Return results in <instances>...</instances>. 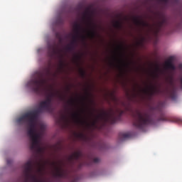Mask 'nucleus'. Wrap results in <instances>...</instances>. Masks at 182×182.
Returning a JSON list of instances; mask_svg holds the SVG:
<instances>
[{
	"mask_svg": "<svg viewBox=\"0 0 182 182\" xmlns=\"http://www.w3.org/2000/svg\"><path fill=\"white\" fill-rule=\"evenodd\" d=\"M58 96L60 100H65V97L58 92H53L50 90L46 91V100L40 103L38 109L29 111L17 119L18 124H28V128L27 134L30 139V150L34 153H43V148L41 146V134L36 132V121L38 116L42 113L43 110L46 112H52V103L53 97Z\"/></svg>",
	"mask_w": 182,
	"mask_h": 182,
	"instance_id": "nucleus-1",
	"label": "nucleus"
},
{
	"mask_svg": "<svg viewBox=\"0 0 182 182\" xmlns=\"http://www.w3.org/2000/svg\"><path fill=\"white\" fill-rule=\"evenodd\" d=\"M123 113H124V111L119 108H117L115 111L111 109L109 112L103 111L101 114L96 116L95 115V113L90 112L91 116H95L90 126L97 128V122H99V120H104V122H108L110 124H114L117 120H120Z\"/></svg>",
	"mask_w": 182,
	"mask_h": 182,
	"instance_id": "nucleus-2",
	"label": "nucleus"
},
{
	"mask_svg": "<svg viewBox=\"0 0 182 182\" xmlns=\"http://www.w3.org/2000/svg\"><path fill=\"white\" fill-rule=\"evenodd\" d=\"M132 117L134 119L133 124L137 129H144L148 124H151L153 120L151 119V115L147 111L141 112L136 109L132 113Z\"/></svg>",
	"mask_w": 182,
	"mask_h": 182,
	"instance_id": "nucleus-3",
	"label": "nucleus"
},
{
	"mask_svg": "<svg viewBox=\"0 0 182 182\" xmlns=\"http://www.w3.org/2000/svg\"><path fill=\"white\" fill-rule=\"evenodd\" d=\"M46 83V80L43 78V73H37V77L28 81V86L31 87L36 95H41L43 90V86Z\"/></svg>",
	"mask_w": 182,
	"mask_h": 182,
	"instance_id": "nucleus-4",
	"label": "nucleus"
},
{
	"mask_svg": "<svg viewBox=\"0 0 182 182\" xmlns=\"http://www.w3.org/2000/svg\"><path fill=\"white\" fill-rule=\"evenodd\" d=\"M82 21L87 23V26H89L90 29L87 31V36L90 38H96L97 32H96V23L93 22V19H92V14L89 11H86L82 14Z\"/></svg>",
	"mask_w": 182,
	"mask_h": 182,
	"instance_id": "nucleus-5",
	"label": "nucleus"
},
{
	"mask_svg": "<svg viewBox=\"0 0 182 182\" xmlns=\"http://www.w3.org/2000/svg\"><path fill=\"white\" fill-rule=\"evenodd\" d=\"M144 92L147 93L149 96H154V95H159V93H168L169 97L172 99V100H176L177 99V95H176V90L173 89L168 90L167 88L165 90H161L160 88H157L154 85H151L149 90H144Z\"/></svg>",
	"mask_w": 182,
	"mask_h": 182,
	"instance_id": "nucleus-6",
	"label": "nucleus"
},
{
	"mask_svg": "<svg viewBox=\"0 0 182 182\" xmlns=\"http://www.w3.org/2000/svg\"><path fill=\"white\" fill-rule=\"evenodd\" d=\"M74 31L75 34L73 36L70 44L76 47L79 42V39H81L83 42L86 41V36L82 34V32H85V30L82 27V25L77 22L74 23Z\"/></svg>",
	"mask_w": 182,
	"mask_h": 182,
	"instance_id": "nucleus-7",
	"label": "nucleus"
},
{
	"mask_svg": "<svg viewBox=\"0 0 182 182\" xmlns=\"http://www.w3.org/2000/svg\"><path fill=\"white\" fill-rule=\"evenodd\" d=\"M60 52V50L58 49L56 43L48 44V54L49 58H53L55 55H60V58H63Z\"/></svg>",
	"mask_w": 182,
	"mask_h": 182,
	"instance_id": "nucleus-8",
	"label": "nucleus"
},
{
	"mask_svg": "<svg viewBox=\"0 0 182 182\" xmlns=\"http://www.w3.org/2000/svg\"><path fill=\"white\" fill-rule=\"evenodd\" d=\"M71 117L74 120L75 123H77V124H87V126H90V124L87 123V121L82 118V114L79 112H73Z\"/></svg>",
	"mask_w": 182,
	"mask_h": 182,
	"instance_id": "nucleus-9",
	"label": "nucleus"
},
{
	"mask_svg": "<svg viewBox=\"0 0 182 182\" xmlns=\"http://www.w3.org/2000/svg\"><path fill=\"white\" fill-rule=\"evenodd\" d=\"M157 122H172L173 123H181L182 124V119L173 117L168 118L166 114L163 112H161Z\"/></svg>",
	"mask_w": 182,
	"mask_h": 182,
	"instance_id": "nucleus-10",
	"label": "nucleus"
},
{
	"mask_svg": "<svg viewBox=\"0 0 182 182\" xmlns=\"http://www.w3.org/2000/svg\"><path fill=\"white\" fill-rule=\"evenodd\" d=\"M168 23V21L166 18H163L161 21H159L154 28V35H159L160 32H161V29L163 26L167 25Z\"/></svg>",
	"mask_w": 182,
	"mask_h": 182,
	"instance_id": "nucleus-11",
	"label": "nucleus"
},
{
	"mask_svg": "<svg viewBox=\"0 0 182 182\" xmlns=\"http://www.w3.org/2000/svg\"><path fill=\"white\" fill-rule=\"evenodd\" d=\"M168 23V21L166 18H163L161 21H159L154 28V35H159L160 32H161V29L163 26L167 25Z\"/></svg>",
	"mask_w": 182,
	"mask_h": 182,
	"instance_id": "nucleus-12",
	"label": "nucleus"
},
{
	"mask_svg": "<svg viewBox=\"0 0 182 182\" xmlns=\"http://www.w3.org/2000/svg\"><path fill=\"white\" fill-rule=\"evenodd\" d=\"M168 23V21L166 18H163L161 21H159L154 28V35H159L160 32H161V29L163 26L167 25Z\"/></svg>",
	"mask_w": 182,
	"mask_h": 182,
	"instance_id": "nucleus-13",
	"label": "nucleus"
},
{
	"mask_svg": "<svg viewBox=\"0 0 182 182\" xmlns=\"http://www.w3.org/2000/svg\"><path fill=\"white\" fill-rule=\"evenodd\" d=\"M132 21L136 26H142L143 28H151L150 24L141 19V16H133Z\"/></svg>",
	"mask_w": 182,
	"mask_h": 182,
	"instance_id": "nucleus-14",
	"label": "nucleus"
},
{
	"mask_svg": "<svg viewBox=\"0 0 182 182\" xmlns=\"http://www.w3.org/2000/svg\"><path fill=\"white\" fill-rule=\"evenodd\" d=\"M52 166H53L55 170V176L56 177H60L63 178L65 177V171L62 169V168L58 167V164L55 162H52Z\"/></svg>",
	"mask_w": 182,
	"mask_h": 182,
	"instance_id": "nucleus-15",
	"label": "nucleus"
},
{
	"mask_svg": "<svg viewBox=\"0 0 182 182\" xmlns=\"http://www.w3.org/2000/svg\"><path fill=\"white\" fill-rule=\"evenodd\" d=\"M165 67L166 69H171V70H176V66L173 65V57H170L165 63Z\"/></svg>",
	"mask_w": 182,
	"mask_h": 182,
	"instance_id": "nucleus-16",
	"label": "nucleus"
},
{
	"mask_svg": "<svg viewBox=\"0 0 182 182\" xmlns=\"http://www.w3.org/2000/svg\"><path fill=\"white\" fill-rule=\"evenodd\" d=\"M82 157V152L80 151H77L74 152L73 154H71L68 157L69 161H73V160H79Z\"/></svg>",
	"mask_w": 182,
	"mask_h": 182,
	"instance_id": "nucleus-17",
	"label": "nucleus"
},
{
	"mask_svg": "<svg viewBox=\"0 0 182 182\" xmlns=\"http://www.w3.org/2000/svg\"><path fill=\"white\" fill-rule=\"evenodd\" d=\"M118 137H119L120 141H123L126 140V139H129V137H130V134L128 133L121 132L119 134Z\"/></svg>",
	"mask_w": 182,
	"mask_h": 182,
	"instance_id": "nucleus-18",
	"label": "nucleus"
},
{
	"mask_svg": "<svg viewBox=\"0 0 182 182\" xmlns=\"http://www.w3.org/2000/svg\"><path fill=\"white\" fill-rule=\"evenodd\" d=\"M114 28H116V29H122L123 28V23L119 21H117L114 23Z\"/></svg>",
	"mask_w": 182,
	"mask_h": 182,
	"instance_id": "nucleus-19",
	"label": "nucleus"
},
{
	"mask_svg": "<svg viewBox=\"0 0 182 182\" xmlns=\"http://www.w3.org/2000/svg\"><path fill=\"white\" fill-rule=\"evenodd\" d=\"M75 48H76L75 46L70 43L66 46L65 50L67 52H73V50H75Z\"/></svg>",
	"mask_w": 182,
	"mask_h": 182,
	"instance_id": "nucleus-20",
	"label": "nucleus"
},
{
	"mask_svg": "<svg viewBox=\"0 0 182 182\" xmlns=\"http://www.w3.org/2000/svg\"><path fill=\"white\" fill-rule=\"evenodd\" d=\"M164 105V102H161L159 103L158 107L156 108H152V110H158V112H161V107Z\"/></svg>",
	"mask_w": 182,
	"mask_h": 182,
	"instance_id": "nucleus-21",
	"label": "nucleus"
},
{
	"mask_svg": "<svg viewBox=\"0 0 182 182\" xmlns=\"http://www.w3.org/2000/svg\"><path fill=\"white\" fill-rule=\"evenodd\" d=\"M55 38L59 40L60 43H62L63 39L62 38V34H60V33H55Z\"/></svg>",
	"mask_w": 182,
	"mask_h": 182,
	"instance_id": "nucleus-22",
	"label": "nucleus"
},
{
	"mask_svg": "<svg viewBox=\"0 0 182 182\" xmlns=\"http://www.w3.org/2000/svg\"><path fill=\"white\" fill-rule=\"evenodd\" d=\"M80 75L82 76V77H85V76H86V71H85L83 69H80Z\"/></svg>",
	"mask_w": 182,
	"mask_h": 182,
	"instance_id": "nucleus-23",
	"label": "nucleus"
},
{
	"mask_svg": "<svg viewBox=\"0 0 182 182\" xmlns=\"http://www.w3.org/2000/svg\"><path fill=\"white\" fill-rule=\"evenodd\" d=\"M68 105H70V106H72V107H73V106H75V100L71 99L68 102Z\"/></svg>",
	"mask_w": 182,
	"mask_h": 182,
	"instance_id": "nucleus-24",
	"label": "nucleus"
},
{
	"mask_svg": "<svg viewBox=\"0 0 182 182\" xmlns=\"http://www.w3.org/2000/svg\"><path fill=\"white\" fill-rule=\"evenodd\" d=\"M119 61L121 62V63H122L124 66H127V67L129 66V64L126 63V62H124V60L120 59V60H119Z\"/></svg>",
	"mask_w": 182,
	"mask_h": 182,
	"instance_id": "nucleus-25",
	"label": "nucleus"
},
{
	"mask_svg": "<svg viewBox=\"0 0 182 182\" xmlns=\"http://www.w3.org/2000/svg\"><path fill=\"white\" fill-rule=\"evenodd\" d=\"M178 80L180 82V83H181V89H182V76H181V75H179V76H178Z\"/></svg>",
	"mask_w": 182,
	"mask_h": 182,
	"instance_id": "nucleus-26",
	"label": "nucleus"
},
{
	"mask_svg": "<svg viewBox=\"0 0 182 182\" xmlns=\"http://www.w3.org/2000/svg\"><path fill=\"white\" fill-rule=\"evenodd\" d=\"M64 63L63 60L60 61V69H63Z\"/></svg>",
	"mask_w": 182,
	"mask_h": 182,
	"instance_id": "nucleus-27",
	"label": "nucleus"
},
{
	"mask_svg": "<svg viewBox=\"0 0 182 182\" xmlns=\"http://www.w3.org/2000/svg\"><path fill=\"white\" fill-rule=\"evenodd\" d=\"M161 2H163L164 4H165V5H167V4H168V1L170 0H159Z\"/></svg>",
	"mask_w": 182,
	"mask_h": 182,
	"instance_id": "nucleus-28",
	"label": "nucleus"
},
{
	"mask_svg": "<svg viewBox=\"0 0 182 182\" xmlns=\"http://www.w3.org/2000/svg\"><path fill=\"white\" fill-rule=\"evenodd\" d=\"M117 49H118V50H123V46L118 45L117 46Z\"/></svg>",
	"mask_w": 182,
	"mask_h": 182,
	"instance_id": "nucleus-29",
	"label": "nucleus"
},
{
	"mask_svg": "<svg viewBox=\"0 0 182 182\" xmlns=\"http://www.w3.org/2000/svg\"><path fill=\"white\" fill-rule=\"evenodd\" d=\"M99 161H100V159L99 158H95L93 159L94 163H99Z\"/></svg>",
	"mask_w": 182,
	"mask_h": 182,
	"instance_id": "nucleus-30",
	"label": "nucleus"
},
{
	"mask_svg": "<svg viewBox=\"0 0 182 182\" xmlns=\"http://www.w3.org/2000/svg\"><path fill=\"white\" fill-rule=\"evenodd\" d=\"M178 69L182 73V64L178 65Z\"/></svg>",
	"mask_w": 182,
	"mask_h": 182,
	"instance_id": "nucleus-31",
	"label": "nucleus"
},
{
	"mask_svg": "<svg viewBox=\"0 0 182 182\" xmlns=\"http://www.w3.org/2000/svg\"><path fill=\"white\" fill-rule=\"evenodd\" d=\"M46 74H47V75H50V70L49 68H48V69L46 70Z\"/></svg>",
	"mask_w": 182,
	"mask_h": 182,
	"instance_id": "nucleus-32",
	"label": "nucleus"
},
{
	"mask_svg": "<svg viewBox=\"0 0 182 182\" xmlns=\"http://www.w3.org/2000/svg\"><path fill=\"white\" fill-rule=\"evenodd\" d=\"M61 119H62L63 120H66V117L63 114V115L61 116Z\"/></svg>",
	"mask_w": 182,
	"mask_h": 182,
	"instance_id": "nucleus-33",
	"label": "nucleus"
},
{
	"mask_svg": "<svg viewBox=\"0 0 182 182\" xmlns=\"http://www.w3.org/2000/svg\"><path fill=\"white\" fill-rule=\"evenodd\" d=\"M75 58H76L77 60H80V55H76Z\"/></svg>",
	"mask_w": 182,
	"mask_h": 182,
	"instance_id": "nucleus-34",
	"label": "nucleus"
},
{
	"mask_svg": "<svg viewBox=\"0 0 182 182\" xmlns=\"http://www.w3.org/2000/svg\"><path fill=\"white\" fill-rule=\"evenodd\" d=\"M83 134L80 133V134H78V137H83Z\"/></svg>",
	"mask_w": 182,
	"mask_h": 182,
	"instance_id": "nucleus-35",
	"label": "nucleus"
},
{
	"mask_svg": "<svg viewBox=\"0 0 182 182\" xmlns=\"http://www.w3.org/2000/svg\"><path fill=\"white\" fill-rule=\"evenodd\" d=\"M38 171L39 173H41V172L42 171V168H38Z\"/></svg>",
	"mask_w": 182,
	"mask_h": 182,
	"instance_id": "nucleus-36",
	"label": "nucleus"
},
{
	"mask_svg": "<svg viewBox=\"0 0 182 182\" xmlns=\"http://www.w3.org/2000/svg\"><path fill=\"white\" fill-rule=\"evenodd\" d=\"M7 164H11V161L7 160Z\"/></svg>",
	"mask_w": 182,
	"mask_h": 182,
	"instance_id": "nucleus-37",
	"label": "nucleus"
},
{
	"mask_svg": "<svg viewBox=\"0 0 182 182\" xmlns=\"http://www.w3.org/2000/svg\"><path fill=\"white\" fill-rule=\"evenodd\" d=\"M114 59H117L116 57H114Z\"/></svg>",
	"mask_w": 182,
	"mask_h": 182,
	"instance_id": "nucleus-38",
	"label": "nucleus"
},
{
	"mask_svg": "<svg viewBox=\"0 0 182 182\" xmlns=\"http://www.w3.org/2000/svg\"><path fill=\"white\" fill-rule=\"evenodd\" d=\"M41 129H43V127H41Z\"/></svg>",
	"mask_w": 182,
	"mask_h": 182,
	"instance_id": "nucleus-39",
	"label": "nucleus"
}]
</instances>
